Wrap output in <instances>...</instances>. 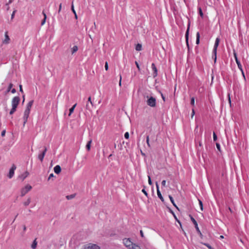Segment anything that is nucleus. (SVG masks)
Here are the masks:
<instances>
[{"label": "nucleus", "mask_w": 249, "mask_h": 249, "mask_svg": "<svg viewBox=\"0 0 249 249\" xmlns=\"http://www.w3.org/2000/svg\"><path fill=\"white\" fill-rule=\"evenodd\" d=\"M147 100L146 101L147 105L150 107H154L156 106V99L152 96H146Z\"/></svg>", "instance_id": "f257e3e1"}, {"label": "nucleus", "mask_w": 249, "mask_h": 249, "mask_svg": "<svg viewBox=\"0 0 249 249\" xmlns=\"http://www.w3.org/2000/svg\"><path fill=\"white\" fill-rule=\"evenodd\" d=\"M32 187L30 185H27L24 188H23L21 190V196H24L28 192H29Z\"/></svg>", "instance_id": "f03ea898"}, {"label": "nucleus", "mask_w": 249, "mask_h": 249, "mask_svg": "<svg viewBox=\"0 0 249 249\" xmlns=\"http://www.w3.org/2000/svg\"><path fill=\"white\" fill-rule=\"evenodd\" d=\"M20 101V98L18 96L14 97L12 101V107L17 108Z\"/></svg>", "instance_id": "7ed1b4c3"}, {"label": "nucleus", "mask_w": 249, "mask_h": 249, "mask_svg": "<svg viewBox=\"0 0 249 249\" xmlns=\"http://www.w3.org/2000/svg\"><path fill=\"white\" fill-rule=\"evenodd\" d=\"M100 248L96 244L89 243L85 246L84 249H100Z\"/></svg>", "instance_id": "20e7f679"}, {"label": "nucleus", "mask_w": 249, "mask_h": 249, "mask_svg": "<svg viewBox=\"0 0 249 249\" xmlns=\"http://www.w3.org/2000/svg\"><path fill=\"white\" fill-rule=\"evenodd\" d=\"M123 244L128 249H130L132 244V242L130 239V238H124L123 240Z\"/></svg>", "instance_id": "39448f33"}, {"label": "nucleus", "mask_w": 249, "mask_h": 249, "mask_svg": "<svg viewBox=\"0 0 249 249\" xmlns=\"http://www.w3.org/2000/svg\"><path fill=\"white\" fill-rule=\"evenodd\" d=\"M233 55H234V57L235 58V60L237 65L238 69L240 70V71H243V68H242V65H241L240 61L238 60V59L237 58V53L235 52H234V53H233Z\"/></svg>", "instance_id": "423d86ee"}, {"label": "nucleus", "mask_w": 249, "mask_h": 249, "mask_svg": "<svg viewBox=\"0 0 249 249\" xmlns=\"http://www.w3.org/2000/svg\"><path fill=\"white\" fill-rule=\"evenodd\" d=\"M16 169V166L15 164H13L11 169H10L8 177L9 178H11L14 175L15 170Z\"/></svg>", "instance_id": "0eeeda50"}, {"label": "nucleus", "mask_w": 249, "mask_h": 249, "mask_svg": "<svg viewBox=\"0 0 249 249\" xmlns=\"http://www.w3.org/2000/svg\"><path fill=\"white\" fill-rule=\"evenodd\" d=\"M219 41H220V39L218 37H217L215 39L214 45L213 50V54H215V53H217V47L219 45Z\"/></svg>", "instance_id": "6e6552de"}, {"label": "nucleus", "mask_w": 249, "mask_h": 249, "mask_svg": "<svg viewBox=\"0 0 249 249\" xmlns=\"http://www.w3.org/2000/svg\"><path fill=\"white\" fill-rule=\"evenodd\" d=\"M30 111L28 110H25L24 112V115L23 117V119L24 120L23 122V126L25 125V124L27 123L28 118L29 117Z\"/></svg>", "instance_id": "1a4fd4ad"}, {"label": "nucleus", "mask_w": 249, "mask_h": 249, "mask_svg": "<svg viewBox=\"0 0 249 249\" xmlns=\"http://www.w3.org/2000/svg\"><path fill=\"white\" fill-rule=\"evenodd\" d=\"M191 220L194 224V226L195 227V228L197 231L198 233H199L200 234H201V233L200 232V231L199 230V229L197 223L196 221L195 220V219L192 216H191Z\"/></svg>", "instance_id": "9d476101"}, {"label": "nucleus", "mask_w": 249, "mask_h": 249, "mask_svg": "<svg viewBox=\"0 0 249 249\" xmlns=\"http://www.w3.org/2000/svg\"><path fill=\"white\" fill-rule=\"evenodd\" d=\"M151 68L153 71V76L156 77L158 75V70L154 63H152L151 65Z\"/></svg>", "instance_id": "9b49d317"}, {"label": "nucleus", "mask_w": 249, "mask_h": 249, "mask_svg": "<svg viewBox=\"0 0 249 249\" xmlns=\"http://www.w3.org/2000/svg\"><path fill=\"white\" fill-rule=\"evenodd\" d=\"M156 188H157V195L159 197V198L161 200V201H164V198L162 197L160 190H159V186L157 182H156Z\"/></svg>", "instance_id": "f8f14e48"}, {"label": "nucleus", "mask_w": 249, "mask_h": 249, "mask_svg": "<svg viewBox=\"0 0 249 249\" xmlns=\"http://www.w3.org/2000/svg\"><path fill=\"white\" fill-rule=\"evenodd\" d=\"M47 151V148L45 147L44 151L40 154L38 155V158L41 161H42L45 156V155Z\"/></svg>", "instance_id": "ddd939ff"}, {"label": "nucleus", "mask_w": 249, "mask_h": 249, "mask_svg": "<svg viewBox=\"0 0 249 249\" xmlns=\"http://www.w3.org/2000/svg\"><path fill=\"white\" fill-rule=\"evenodd\" d=\"M10 38L8 35V33L5 32V39L3 41V43L4 44H8L9 43Z\"/></svg>", "instance_id": "4468645a"}, {"label": "nucleus", "mask_w": 249, "mask_h": 249, "mask_svg": "<svg viewBox=\"0 0 249 249\" xmlns=\"http://www.w3.org/2000/svg\"><path fill=\"white\" fill-rule=\"evenodd\" d=\"M53 170H54V172L57 174H58L60 173L61 172V167L59 165H56L54 168H53Z\"/></svg>", "instance_id": "2eb2a0df"}, {"label": "nucleus", "mask_w": 249, "mask_h": 249, "mask_svg": "<svg viewBox=\"0 0 249 249\" xmlns=\"http://www.w3.org/2000/svg\"><path fill=\"white\" fill-rule=\"evenodd\" d=\"M189 25H188V29L185 33V39L186 44L188 47L189 48V43H188V36H189Z\"/></svg>", "instance_id": "dca6fc26"}, {"label": "nucleus", "mask_w": 249, "mask_h": 249, "mask_svg": "<svg viewBox=\"0 0 249 249\" xmlns=\"http://www.w3.org/2000/svg\"><path fill=\"white\" fill-rule=\"evenodd\" d=\"M33 103H34V101L33 100H32V101H30L27 104V107H26V110H28V111H30V110H31V107L33 104Z\"/></svg>", "instance_id": "f3484780"}, {"label": "nucleus", "mask_w": 249, "mask_h": 249, "mask_svg": "<svg viewBox=\"0 0 249 249\" xmlns=\"http://www.w3.org/2000/svg\"><path fill=\"white\" fill-rule=\"evenodd\" d=\"M28 175H29L28 172H26L24 173H23L22 175H20L19 176V178L22 179V180H23L26 178H27L28 177Z\"/></svg>", "instance_id": "a211bd4d"}, {"label": "nucleus", "mask_w": 249, "mask_h": 249, "mask_svg": "<svg viewBox=\"0 0 249 249\" xmlns=\"http://www.w3.org/2000/svg\"><path fill=\"white\" fill-rule=\"evenodd\" d=\"M130 249H141L140 247L136 244L132 243Z\"/></svg>", "instance_id": "6ab92c4d"}, {"label": "nucleus", "mask_w": 249, "mask_h": 249, "mask_svg": "<svg viewBox=\"0 0 249 249\" xmlns=\"http://www.w3.org/2000/svg\"><path fill=\"white\" fill-rule=\"evenodd\" d=\"M42 14L44 16V18H43V19L41 21V25H43L45 24V23L46 22V18H47L46 15L44 13V11L42 12Z\"/></svg>", "instance_id": "aec40b11"}, {"label": "nucleus", "mask_w": 249, "mask_h": 249, "mask_svg": "<svg viewBox=\"0 0 249 249\" xmlns=\"http://www.w3.org/2000/svg\"><path fill=\"white\" fill-rule=\"evenodd\" d=\"M77 104H74L69 110V116H70L73 112L74 111V109L75 108V107H76Z\"/></svg>", "instance_id": "412c9836"}, {"label": "nucleus", "mask_w": 249, "mask_h": 249, "mask_svg": "<svg viewBox=\"0 0 249 249\" xmlns=\"http://www.w3.org/2000/svg\"><path fill=\"white\" fill-rule=\"evenodd\" d=\"M13 86V84H12V83H10V84H9V86H8V88H7V90H6V91L5 93H8L9 92H10V91H11V89H12V88Z\"/></svg>", "instance_id": "4be33fe9"}, {"label": "nucleus", "mask_w": 249, "mask_h": 249, "mask_svg": "<svg viewBox=\"0 0 249 249\" xmlns=\"http://www.w3.org/2000/svg\"><path fill=\"white\" fill-rule=\"evenodd\" d=\"M78 50V47L77 46H74L72 48H71V54H73L74 53H75V52H76Z\"/></svg>", "instance_id": "5701e85b"}, {"label": "nucleus", "mask_w": 249, "mask_h": 249, "mask_svg": "<svg viewBox=\"0 0 249 249\" xmlns=\"http://www.w3.org/2000/svg\"><path fill=\"white\" fill-rule=\"evenodd\" d=\"M169 199H170V200L171 202H172V203L173 204V205L175 207H176L177 208H178V207H177V206L176 204H175V201H174V199H173V197H172L171 196L169 195Z\"/></svg>", "instance_id": "b1692460"}, {"label": "nucleus", "mask_w": 249, "mask_h": 249, "mask_svg": "<svg viewBox=\"0 0 249 249\" xmlns=\"http://www.w3.org/2000/svg\"><path fill=\"white\" fill-rule=\"evenodd\" d=\"M91 142H92V140L89 141L86 145V148L88 151L90 150V145H91Z\"/></svg>", "instance_id": "393cba45"}, {"label": "nucleus", "mask_w": 249, "mask_h": 249, "mask_svg": "<svg viewBox=\"0 0 249 249\" xmlns=\"http://www.w3.org/2000/svg\"><path fill=\"white\" fill-rule=\"evenodd\" d=\"M142 46L141 44L138 43L137 44L136 46V50L138 51H140L141 50H142Z\"/></svg>", "instance_id": "a878e982"}, {"label": "nucleus", "mask_w": 249, "mask_h": 249, "mask_svg": "<svg viewBox=\"0 0 249 249\" xmlns=\"http://www.w3.org/2000/svg\"><path fill=\"white\" fill-rule=\"evenodd\" d=\"M37 246V242L36 241V239H35L32 245V248L33 249H35L36 248Z\"/></svg>", "instance_id": "bb28decb"}, {"label": "nucleus", "mask_w": 249, "mask_h": 249, "mask_svg": "<svg viewBox=\"0 0 249 249\" xmlns=\"http://www.w3.org/2000/svg\"><path fill=\"white\" fill-rule=\"evenodd\" d=\"M199 38H200V35L198 32L196 33V44H198L199 43Z\"/></svg>", "instance_id": "cd10ccee"}, {"label": "nucleus", "mask_w": 249, "mask_h": 249, "mask_svg": "<svg viewBox=\"0 0 249 249\" xmlns=\"http://www.w3.org/2000/svg\"><path fill=\"white\" fill-rule=\"evenodd\" d=\"M198 10L199 14L200 15L201 17L202 18H203V13L202 12V9L200 7H198Z\"/></svg>", "instance_id": "c85d7f7f"}, {"label": "nucleus", "mask_w": 249, "mask_h": 249, "mask_svg": "<svg viewBox=\"0 0 249 249\" xmlns=\"http://www.w3.org/2000/svg\"><path fill=\"white\" fill-rule=\"evenodd\" d=\"M31 202V199L30 198H28L26 201H25L24 203H23V204L26 206H28L29 205V204Z\"/></svg>", "instance_id": "c756f323"}, {"label": "nucleus", "mask_w": 249, "mask_h": 249, "mask_svg": "<svg viewBox=\"0 0 249 249\" xmlns=\"http://www.w3.org/2000/svg\"><path fill=\"white\" fill-rule=\"evenodd\" d=\"M16 107H12V109H11L9 113L10 115H12L16 110Z\"/></svg>", "instance_id": "7c9ffc66"}, {"label": "nucleus", "mask_w": 249, "mask_h": 249, "mask_svg": "<svg viewBox=\"0 0 249 249\" xmlns=\"http://www.w3.org/2000/svg\"><path fill=\"white\" fill-rule=\"evenodd\" d=\"M198 201H199V206L200 207V209H201V211H203V203H202V202L200 199H198Z\"/></svg>", "instance_id": "2f4dec72"}, {"label": "nucleus", "mask_w": 249, "mask_h": 249, "mask_svg": "<svg viewBox=\"0 0 249 249\" xmlns=\"http://www.w3.org/2000/svg\"><path fill=\"white\" fill-rule=\"evenodd\" d=\"M195 97H192L191 100V104L193 106L195 105Z\"/></svg>", "instance_id": "473e14b6"}, {"label": "nucleus", "mask_w": 249, "mask_h": 249, "mask_svg": "<svg viewBox=\"0 0 249 249\" xmlns=\"http://www.w3.org/2000/svg\"><path fill=\"white\" fill-rule=\"evenodd\" d=\"M146 143H147V144L148 145V147H150V143H149V136H147L146 137Z\"/></svg>", "instance_id": "72a5a7b5"}, {"label": "nucleus", "mask_w": 249, "mask_h": 249, "mask_svg": "<svg viewBox=\"0 0 249 249\" xmlns=\"http://www.w3.org/2000/svg\"><path fill=\"white\" fill-rule=\"evenodd\" d=\"M213 139L214 141H216L217 140V136L214 132H213Z\"/></svg>", "instance_id": "f704fd0d"}, {"label": "nucleus", "mask_w": 249, "mask_h": 249, "mask_svg": "<svg viewBox=\"0 0 249 249\" xmlns=\"http://www.w3.org/2000/svg\"><path fill=\"white\" fill-rule=\"evenodd\" d=\"M216 53H215V54L213 53L212 57L214 59V63H215L216 61Z\"/></svg>", "instance_id": "c9c22d12"}, {"label": "nucleus", "mask_w": 249, "mask_h": 249, "mask_svg": "<svg viewBox=\"0 0 249 249\" xmlns=\"http://www.w3.org/2000/svg\"><path fill=\"white\" fill-rule=\"evenodd\" d=\"M204 245L205 246H206L209 249H213V248H212L211 247V246L210 244H208V243H205Z\"/></svg>", "instance_id": "e433bc0d"}, {"label": "nucleus", "mask_w": 249, "mask_h": 249, "mask_svg": "<svg viewBox=\"0 0 249 249\" xmlns=\"http://www.w3.org/2000/svg\"><path fill=\"white\" fill-rule=\"evenodd\" d=\"M129 133L128 132H126L124 133V137L125 139H128L129 138Z\"/></svg>", "instance_id": "4c0bfd02"}, {"label": "nucleus", "mask_w": 249, "mask_h": 249, "mask_svg": "<svg viewBox=\"0 0 249 249\" xmlns=\"http://www.w3.org/2000/svg\"><path fill=\"white\" fill-rule=\"evenodd\" d=\"M16 12H17V10H15L13 12V13H12V15H11V19H12L14 18V16H15V13H16Z\"/></svg>", "instance_id": "58836bf2"}, {"label": "nucleus", "mask_w": 249, "mask_h": 249, "mask_svg": "<svg viewBox=\"0 0 249 249\" xmlns=\"http://www.w3.org/2000/svg\"><path fill=\"white\" fill-rule=\"evenodd\" d=\"M74 195H70V196H66V197H67V198L68 199H71V198H73V197H74Z\"/></svg>", "instance_id": "ea45409f"}, {"label": "nucleus", "mask_w": 249, "mask_h": 249, "mask_svg": "<svg viewBox=\"0 0 249 249\" xmlns=\"http://www.w3.org/2000/svg\"><path fill=\"white\" fill-rule=\"evenodd\" d=\"M148 183L149 185H151L152 184V183L151 178L149 176H148Z\"/></svg>", "instance_id": "a19ab883"}, {"label": "nucleus", "mask_w": 249, "mask_h": 249, "mask_svg": "<svg viewBox=\"0 0 249 249\" xmlns=\"http://www.w3.org/2000/svg\"><path fill=\"white\" fill-rule=\"evenodd\" d=\"M71 10L72 11V12L73 13V14H75L76 13V12L74 9V6H73V3H72V4H71Z\"/></svg>", "instance_id": "79ce46f5"}, {"label": "nucleus", "mask_w": 249, "mask_h": 249, "mask_svg": "<svg viewBox=\"0 0 249 249\" xmlns=\"http://www.w3.org/2000/svg\"><path fill=\"white\" fill-rule=\"evenodd\" d=\"M5 133H6V130H3L2 132H1V135L2 137H4L5 135Z\"/></svg>", "instance_id": "37998d69"}, {"label": "nucleus", "mask_w": 249, "mask_h": 249, "mask_svg": "<svg viewBox=\"0 0 249 249\" xmlns=\"http://www.w3.org/2000/svg\"><path fill=\"white\" fill-rule=\"evenodd\" d=\"M142 191L146 196H147L148 194L147 192L145 190V189H143Z\"/></svg>", "instance_id": "c03bdc74"}, {"label": "nucleus", "mask_w": 249, "mask_h": 249, "mask_svg": "<svg viewBox=\"0 0 249 249\" xmlns=\"http://www.w3.org/2000/svg\"><path fill=\"white\" fill-rule=\"evenodd\" d=\"M228 96L229 103L230 104V105H231V97H230V93H228Z\"/></svg>", "instance_id": "a18cd8bd"}, {"label": "nucleus", "mask_w": 249, "mask_h": 249, "mask_svg": "<svg viewBox=\"0 0 249 249\" xmlns=\"http://www.w3.org/2000/svg\"><path fill=\"white\" fill-rule=\"evenodd\" d=\"M88 103H89H89H90V104H91L92 106H93V103H92V101H91V97H89L88 98Z\"/></svg>", "instance_id": "49530a36"}, {"label": "nucleus", "mask_w": 249, "mask_h": 249, "mask_svg": "<svg viewBox=\"0 0 249 249\" xmlns=\"http://www.w3.org/2000/svg\"><path fill=\"white\" fill-rule=\"evenodd\" d=\"M135 64L136 65L137 68L140 71V66H139V65L137 61H135Z\"/></svg>", "instance_id": "de8ad7c7"}, {"label": "nucleus", "mask_w": 249, "mask_h": 249, "mask_svg": "<svg viewBox=\"0 0 249 249\" xmlns=\"http://www.w3.org/2000/svg\"><path fill=\"white\" fill-rule=\"evenodd\" d=\"M105 70L107 71L108 70V64L107 62H106L105 66Z\"/></svg>", "instance_id": "09e8293b"}, {"label": "nucleus", "mask_w": 249, "mask_h": 249, "mask_svg": "<svg viewBox=\"0 0 249 249\" xmlns=\"http://www.w3.org/2000/svg\"><path fill=\"white\" fill-rule=\"evenodd\" d=\"M216 146L217 148L219 150H220V144H219V143H216Z\"/></svg>", "instance_id": "8fccbe9b"}, {"label": "nucleus", "mask_w": 249, "mask_h": 249, "mask_svg": "<svg viewBox=\"0 0 249 249\" xmlns=\"http://www.w3.org/2000/svg\"><path fill=\"white\" fill-rule=\"evenodd\" d=\"M165 184H166V180H163L161 182V185L163 186H165Z\"/></svg>", "instance_id": "3c124183"}, {"label": "nucleus", "mask_w": 249, "mask_h": 249, "mask_svg": "<svg viewBox=\"0 0 249 249\" xmlns=\"http://www.w3.org/2000/svg\"><path fill=\"white\" fill-rule=\"evenodd\" d=\"M54 176H53V173L51 174L50 175H49V177L48 178V180L52 178Z\"/></svg>", "instance_id": "603ef678"}, {"label": "nucleus", "mask_w": 249, "mask_h": 249, "mask_svg": "<svg viewBox=\"0 0 249 249\" xmlns=\"http://www.w3.org/2000/svg\"><path fill=\"white\" fill-rule=\"evenodd\" d=\"M12 93H15L16 92V90L15 89H11V91Z\"/></svg>", "instance_id": "864d4df0"}, {"label": "nucleus", "mask_w": 249, "mask_h": 249, "mask_svg": "<svg viewBox=\"0 0 249 249\" xmlns=\"http://www.w3.org/2000/svg\"><path fill=\"white\" fill-rule=\"evenodd\" d=\"M61 8H62V4L60 3V5H59V10H58V13H59L61 10Z\"/></svg>", "instance_id": "5fc2aeb1"}, {"label": "nucleus", "mask_w": 249, "mask_h": 249, "mask_svg": "<svg viewBox=\"0 0 249 249\" xmlns=\"http://www.w3.org/2000/svg\"><path fill=\"white\" fill-rule=\"evenodd\" d=\"M121 81H122V76L120 75V81H119V85L121 86Z\"/></svg>", "instance_id": "6e6d98bb"}, {"label": "nucleus", "mask_w": 249, "mask_h": 249, "mask_svg": "<svg viewBox=\"0 0 249 249\" xmlns=\"http://www.w3.org/2000/svg\"><path fill=\"white\" fill-rule=\"evenodd\" d=\"M19 90H20V92H23V90H22V86L21 85L19 86Z\"/></svg>", "instance_id": "4d7b16f0"}, {"label": "nucleus", "mask_w": 249, "mask_h": 249, "mask_svg": "<svg viewBox=\"0 0 249 249\" xmlns=\"http://www.w3.org/2000/svg\"><path fill=\"white\" fill-rule=\"evenodd\" d=\"M195 110H194V109H192V117H193V116L195 115Z\"/></svg>", "instance_id": "13d9d810"}, {"label": "nucleus", "mask_w": 249, "mask_h": 249, "mask_svg": "<svg viewBox=\"0 0 249 249\" xmlns=\"http://www.w3.org/2000/svg\"><path fill=\"white\" fill-rule=\"evenodd\" d=\"M140 234L142 237H143V233L142 230L140 231Z\"/></svg>", "instance_id": "bf43d9fd"}, {"label": "nucleus", "mask_w": 249, "mask_h": 249, "mask_svg": "<svg viewBox=\"0 0 249 249\" xmlns=\"http://www.w3.org/2000/svg\"><path fill=\"white\" fill-rule=\"evenodd\" d=\"M13 2L12 0H9L8 3L6 4L7 5H8L9 4Z\"/></svg>", "instance_id": "052dcab7"}, {"label": "nucleus", "mask_w": 249, "mask_h": 249, "mask_svg": "<svg viewBox=\"0 0 249 249\" xmlns=\"http://www.w3.org/2000/svg\"><path fill=\"white\" fill-rule=\"evenodd\" d=\"M241 72H242V75L243 76V77L244 78V79H245V74H244V71H241Z\"/></svg>", "instance_id": "680f3d73"}, {"label": "nucleus", "mask_w": 249, "mask_h": 249, "mask_svg": "<svg viewBox=\"0 0 249 249\" xmlns=\"http://www.w3.org/2000/svg\"><path fill=\"white\" fill-rule=\"evenodd\" d=\"M161 97H162V99H163V100L165 101V97H164V96L162 94H161Z\"/></svg>", "instance_id": "e2e57ef3"}, {"label": "nucleus", "mask_w": 249, "mask_h": 249, "mask_svg": "<svg viewBox=\"0 0 249 249\" xmlns=\"http://www.w3.org/2000/svg\"><path fill=\"white\" fill-rule=\"evenodd\" d=\"M86 108H87V109H89V103H88L87 104V105H86Z\"/></svg>", "instance_id": "0e129e2a"}, {"label": "nucleus", "mask_w": 249, "mask_h": 249, "mask_svg": "<svg viewBox=\"0 0 249 249\" xmlns=\"http://www.w3.org/2000/svg\"><path fill=\"white\" fill-rule=\"evenodd\" d=\"M26 230V227L25 226H23V231H25Z\"/></svg>", "instance_id": "69168bd1"}, {"label": "nucleus", "mask_w": 249, "mask_h": 249, "mask_svg": "<svg viewBox=\"0 0 249 249\" xmlns=\"http://www.w3.org/2000/svg\"><path fill=\"white\" fill-rule=\"evenodd\" d=\"M74 14V16H75V18H77V16L76 13Z\"/></svg>", "instance_id": "338daca9"}, {"label": "nucleus", "mask_w": 249, "mask_h": 249, "mask_svg": "<svg viewBox=\"0 0 249 249\" xmlns=\"http://www.w3.org/2000/svg\"><path fill=\"white\" fill-rule=\"evenodd\" d=\"M229 210H230V211L232 213V210L231 209V208L230 207H229Z\"/></svg>", "instance_id": "774afa93"}]
</instances>
